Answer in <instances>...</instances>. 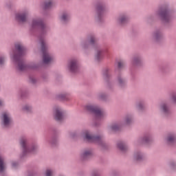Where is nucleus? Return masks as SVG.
<instances>
[{
	"mask_svg": "<svg viewBox=\"0 0 176 176\" xmlns=\"http://www.w3.org/2000/svg\"><path fill=\"white\" fill-rule=\"evenodd\" d=\"M164 141L167 145H174L176 142V133L175 132L168 133Z\"/></svg>",
	"mask_w": 176,
	"mask_h": 176,
	"instance_id": "nucleus-23",
	"label": "nucleus"
},
{
	"mask_svg": "<svg viewBox=\"0 0 176 176\" xmlns=\"http://www.w3.org/2000/svg\"><path fill=\"white\" fill-rule=\"evenodd\" d=\"M22 111L23 112H31L32 111V106L30 104H25L22 106Z\"/></svg>",
	"mask_w": 176,
	"mask_h": 176,
	"instance_id": "nucleus-37",
	"label": "nucleus"
},
{
	"mask_svg": "<svg viewBox=\"0 0 176 176\" xmlns=\"http://www.w3.org/2000/svg\"><path fill=\"white\" fill-rule=\"evenodd\" d=\"M56 5V2L54 0H45L43 4V9L47 10L49 9H52V8H54Z\"/></svg>",
	"mask_w": 176,
	"mask_h": 176,
	"instance_id": "nucleus-28",
	"label": "nucleus"
},
{
	"mask_svg": "<svg viewBox=\"0 0 176 176\" xmlns=\"http://www.w3.org/2000/svg\"><path fill=\"white\" fill-rule=\"evenodd\" d=\"M30 10L24 9L15 14V20L19 24H24V23H27L28 21V16H30Z\"/></svg>",
	"mask_w": 176,
	"mask_h": 176,
	"instance_id": "nucleus-10",
	"label": "nucleus"
},
{
	"mask_svg": "<svg viewBox=\"0 0 176 176\" xmlns=\"http://www.w3.org/2000/svg\"><path fill=\"white\" fill-rule=\"evenodd\" d=\"M166 67H167V65H162V66L160 67V69H161L162 71H165Z\"/></svg>",
	"mask_w": 176,
	"mask_h": 176,
	"instance_id": "nucleus-50",
	"label": "nucleus"
},
{
	"mask_svg": "<svg viewBox=\"0 0 176 176\" xmlns=\"http://www.w3.org/2000/svg\"><path fill=\"white\" fill-rule=\"evenodd\" d=\"M170 100L173 102V104H176V92L172 93Z\"/></svg>",
	"mask_w": 176,
	"mask_h": 176,
	"instance_id": "nucleus-46",
	"label": "nucleus"
},
{
	"mask_svg": "<svg viewBox=\"0 0 176 176\" xmlns=\"http://www.w3.org/2000/svg\"><path fill=\"white\" fill-rule=\"evenodd\" d=\"M41 78H43L44 80H46V79H47V74H43Z\"/></svg>",
	"mask_w": 176,
	"mask_h": 176,
	"instance_id": "nucleus-51",
	"label": "nucleus"
},
{
	"mask_svg": "<svg viewBox=\"0 0 176 176\" xmlns=\"http://www.w3.org/2000/svg\"><path fill=\"white\" fill-rule=\"evenodd\" d=\"M116 82L120 89L127 87V78L122 74H118L116 77Z\"/></svg>",
	"mask_w": 176,
	"mask_h": 176,
	"instance_id": "nucleus-21",
	"label": "nucleus"
},
{
	"mask_svg": "<svg viewBox=\"0 0 176 176\" xmlns=\"http://www.w3.org/2000/svg\"><path fill=\"white\" fill-rule=\"evenodd\" d=\"M47 142H49L52 146H56V145L58 144V136H52L50 140H47Z\"/></svg>",
	"mask_w": 176,
	"mask_h": 176,
	"instance_id": "nucleus-34",
	"label": "nucleus"
},
{
	"mask_svg": "<svg viewBox=\"0 0 176 176\" xmlns=\"http://www.w3.org/2000/svg\"><path fill=\"white\" fill-rule=\"evenodd\" d=\"M7 8H10V6H9V3L6 4Z\"/></svg>",
	"mask_w": 176,
	"mask_h": 176,
	"instance_id": "nucleus-52",
	"label": "nucleus"
},
{
	"mask_svg": "<svg viewBox=\"0 0 176 176\" xmlns=\"http://www.w3.org/2000/svg\"><path fill=\"white\" fill-rule=\"evenodd\" d=\"M105 9V3L102 1H99L96 3L95 15V21L96 23H102L104 21V10Z\"/></svg>",
	"mask_w": 176,
	"mask_h": 176,
	"instance_id": "nucleus-8",
	"label": "nucleus"
},
{
	"mask_svg": "<svg viewBox=\"0 0 176 176\" xmlns=\"http://www.w3.org/2000/svg\"><path fill=\"white\" fill-rule=\"evenodd\" d=\"M91 176H101V170L94 169L90 173Z\"/></svg>",
	"mask_w": 176,
	"mask_h": 176,
	"instance_id": "nucleus-42",
	"label": "nucleus"
},
{
	"mask_svg": "<svg viewBox=\"0 0 176 176\" xmlns=\"http://www.w3.org/2000/svg\"><path fill=\"white\" fill-rule=\"evenodd\" d=\"M6 61V56L3 55L0 56V68H2L5 66Z\"/></svg>",
	"mask_w": 176,
	"mask_h": 176,
	"instance_id": "nucleus-43",
	"label": "nucleus"
},
{
	"mask_svg": "<svg viewBox=\"0 0 176 176\" xmlns=\"http://www.w3.org/2000/svg\"><path fill=\"white\" fill-rule=\"evenodd\" d=\"M1 107H5V100L0 98V108H1Z\"/></svg>",
	"mask_w": 176,
	"mask_h": 176,
	"instance_id": "nucleus-49",
	"label": "nucleus"
},
{
	"mask_svg": "<svg viewBox=\"0 0 176 176\" xmlns=\"http://www.w3.org/2000/svg\"><path fill=\"white\" fill-rule=\"evenodd\" d=\"M80 47H81L82 50H87L90 47V44L88 43L87 40H85L80 42Z\"/></svg>",
	"mask_w": 176,
	"mask_h": 176,
	"instance_id": "nucleus-35",
	"label": "nucleus"
},
{
	"mask_svg": "<svg viewBox=\"0 0 176 176\" xmlns=\"http://www.w3.org/2000/svg\"><path fill=\"white\" fill-rule=\"evenodd\" d=\"M168 167L169 168H171L172 170H175L176 168V160H171L167 163Z\"/></svg>",
	"mask_w": 176,
	"mask_h": 176,
	"instance_id": "nucleus-39",
	"label": "nucleus"
},
{
	"mask_svg": "<svg viewBox=\"0 0 176 176\" xmlns=\"http://www.w3.org/2000/svg\"><path fill=\"white\" fill-rule=\"evenodd\" d=\"M142 55L135 54L131 59V64L133 67H141V65H142Z\"/></svg>",
	"mask_w": 176,
	"mask_h": 176,
	"instance_id": "nucleus-18",
	"label": "nucleus"
},
{
	"mask_svg": "<svg viewBox=\"0 0 176 176\" xmlns=\"http://www.w3.org/2000/svg\"><path fill=\"white\" fill-rule=\"evenodd\" d=\"M122 127H123V125H122V122L120 121L114 122L107 126V130L109 134H112V133L115 131H119Z\"/></svg>",
	"mask_w": 176,
	"mask_h": 176,
	"instance_id": "nucleus-16",
	"label": "nucleus"
},
{
	"mask_svg": "<svg viewBox=\"0 0 176 176\" xmlns=\"http://www.w3.org/2000/svg\"><path fill=\"white\" fill-rule=\"evenodd\" d=\"M29 81L30 83L35 85V83H36V78L34 76H30Z\"/></svg>",
	"mask_w": 176,
	"mask_h": 176,
	"instance_id": "nucleus-48",
	"label": "nucleus"
},
{
	"mask_svg": "<svg viewBox=\"0 0 176 176\" xmlns=\"http://www.w3.org/2000/svg\"><path fill=\"white\" fill-rule=\"evenodd\" d=\"M134 119V117L133 116V114H126L122 119L121 122V124L122 125V127L124 126H130L133 124V120Z\"/></svg>",
	"mask_w": 176,
	"mask_h": 176,
	"instance_id": "nucleus-24",
	"label": "nucleus"
},
{
	"mask_svg": "<svg viewBox=\"0 0 176 176\" xmlns=\"http://www.w3.org/2000/svg\"><path fill=\"white\" fill-rule=\"evenodd\" d=\"M125 67L124 61L120 60L118 62V68L120 69H123Z\"/></svg>",
	"mask_w": 176,
	"mask_h": 176,
	"instance_id": "nucleus-44",
	"label": "nucleus"
},
{
	"mask_svg": "<svg viewBox=\"0 0 176 176\" xmlns=\"http://www.w3.org/2000/svg\"><path fill=\"white\" fill-rule=\"evenodd\" d=\"M160 112L162 116L164 118H167V116H170L171 114V110L170 109V106L168 103L164 102L160 104Z\"/></svg>",
	"mask_w": 176,
	"mask_h": 176,
	"instance_id": "nucleus-15",
	"label": "nucleus"
},
{
	"mask_svg": "<svg viewBox=\"0 0 176 176\" xmlns=\"http://www.w3.org/2000/svg\"><path fill=\"white\" fill-rule=\"evenodd\" d=\"M82 136L85 141L88 142H94L95 144H98L99 146H101L103 149L107 148V143L102 140V138L100 135H96L91 133V131L89 130H85L82 133Z\"/></svg>",
	"mask_w": 176,
	"mask_h": 176,
	"instance_id": "nucleus-4",
	"label": "nucleus"
},
{
	"mask_svg": "<svg viewBox=\"0 0 176 176\" xmlns=\"http://www.w3.org/2000/svg\"><path fill=\"white\" fill-rule=\"evenodd\" d=\"M67 136L69 137V138H75V137H76V132L70 131L67 133Z\"/></svg>",
	"mask_w": 176,
	"mask_h": 176,
	"instance_id": "nucleus-45",
	"label": "nucleus"
},
{
	"mask_svg": "<svg viewBox=\"0 0 176 176\" xmlns=\"http://www.w3.org/2000/svg\"><path fill=\"white\" fill-rule=\"evenodd\" d=\"M151 39L153 42H160L163 39V32L160 30H156L152 32Z\"/></svg>",
	"mask_w": 176,
	"mask_h": 176,
	"instance_id": "nucleus-22",
	"label": "nucleus"
},
{
	"mask_svg": "<svg viewBox=\"0 0 176 176\" xmlns=\"http://www.w3.org/2000/svg\"><path fill=\"white\" fill-rule=\"evenodd\" d=\"M5 170H6V166H5L3 162V158L2 156H0V173H5Z\"/></svg>",
	"mask_w": 176,
	"mask_h": 176,
	"instance_id": "nucleus-38",
	"label": "nucleus"
},
{
	"mask_svg": "<svg viewBox=\"0 0 176 176\" xmlns=\"http://www.w3.org/2000/svg\"><path fill=\"white\" fill-rule=\"evenodd\" d=\"M152 141V134L146 133L135 141V145H142V144H148Z\"/></svg>",
	"mask_w": 176,
	"mask_h": 176,
	"instance_id": "nucleus-17",
	"label": "nucleus"
},
{
	"mask_svg": "<svg viewBox=\"0 0 176 176\" xmlns=\"http://www.w3.org/2000/svg\"><path fill=\"white\" fill-rule=\"evenodd\" d=\"M97 97L100 101H107L108 100V94L105 92H100L98 94Z\"/></svg>",
	"mask_w": 176,
	"mask_h": 176,
	"instance_id": "nucleus-36",
	"label": "nucleus"
},
{
	"mask_svg": "<svg viewBox=\"0 0 176 176\" xmlns=\"http://www.w3.org/2000/svg\"><path fill=\"white\" fill-rule=\"evenodd\" d=\"M44 23L43 19L41 17L33 18L30 23V31L31 32L36 31V30H38V28H39Z\"/></svg>",
	"mask_w": 176,
	"mask_h": 176,
	"instance_id": "nucleus-13",
	"label": "nucleus"
},
{
	"mask_svg": "<svg viewBox=\"0 0 176 176\" xmlns=\"http://www.w3.org/2000/svg\"><path fill=\"white\" fill-rule=\"evenodd\" d=\"M27 48L24 46V44L21 42H17L14 44V49L10 52V58L14 64H17V69L21 72L23 71H27V69H39L43 65V63H31L28 65L25 64L23 56H25V52Z\"/></svg>",
	"mask_w": 176,
	"mask_h": 176,
	"instance_id": "nucleus-1",
	"label": "nucleus"
},
{
	"mask_svg": "<svg viewBox=\"0 0 176 176\" xmlns=\"http://www.w3.org/2000/svg\"><path fill=\"white\" fill-rule=\"evenodd\" d=\"M11 166H12V168H17V167H19V162L12 161Z\"/></svg>",
	"mask_w": 176,
	"mask_h": 176,
	"instance_id": "nucleus-47",
	"label": "nucleus"
},
{
	"mask_svg": "<svg viewBox=\"0 0 176 176\" xmlns=\"http://www.w3.org/2000/svg\"><path fill=\"white\" fill-rule=\"evenodd\" d=\"M156 14H158L160 21L164 25H168L173 21V17L171 16V9L168 5L165 4L160 7L155 12Z\"/></svg>",
	"mask_w": 176,
	"mask_h": 176,
	"instance_id": "nucleus-3",
	"label": "nucleus"
},
{
	"mask_svg": "<svg viewBox=\"0 0 176 176\" xmlns=\"http://www.w3.org/2000/svg\"><path fill=\"white\" fill-rule=\"evenodd\" d=\"M79 67L80 63L78 58L73 57L68 59L66 69L70 74H78L79 72Z\"/></svg>",
	"mask_w": 176,
	"mask_h": 176,
	"instance_id": "nucleus-7",
	"label": "nucleus"
},
{
	"mask_svg": "<svg viewBox=\"0 0 176 176\" xmlns=\"http://www.w3.org/2000/svg\"><path fill=\"white\" fill-rule=\"evenodd\" d=\"M12 114L9 111H3L1 116V124L3 129H9L12 126Z\"/></svg>",
	"mask_w": 176,
	"mask_h": 176,
	"instance_id": "nucleus-9",
	"label": "nucleus"
},
{
	"mask_svg": "<svg viewBox=\"0 0 176 176\" xmlns=\"http://www.w3.org/2000/svg\"><path fill=\"white\" fill-rule=\"evenodd\" d=\"M133 160L138 163L145 162V160H146V153L141 149H136L133 152Z\"/></svg>",
	"mask_w": 176,
	"mask_h": 176,
	"instance_id": "nucleus-12",
	"label": "nucleus"
},
{
	"mask_svg": "<svg viewBox=\"0 0 176 176\" xmlns=\"http://www.w3.org/2000/svg\"><path fill=\"white\" fill-rule=\"evenodd\" d=\"M41 52H43V61L44 64H49L53 60V56L49 52V45L45 40H41Z\"/></svg>",
	"mask_w": 176,
	"mask_h": 176,
	"instance_id": "nucleus-6",
	"label": "nucleus"
},
{
	"mask_svg": "<svg viewBox=\"0 0 176 176\" xmlns=\"http://www.w3.org/2000/svg\"><path fill=\"white\" fill-rule=\"evenodd\" d=\"M38 174V169H30L27 171L26 175L27 176H35Z\"/></svg>",
	"mask_w": 176,
	"mask_h": 176,
	"instance_id": "nucleus-41",
	"label": "nucleus"
},
{
	"mask_svg": "<svg viewBox=\"0 0 176 176\" xmlns=\"http://www.w3.org/2000/svg\"><path fill=\"white\" fill-rule=\"evenodd\" d=\"M28 94H30V91L27 88L20 89L18 91V95L21 98H25L26 97H28Z\"/></svg>",
	"mask_w": 176,
	"mask_h": 176,
	"instance_id": "nucleus-30",
	"label": "nucleus"
},
{
	"mask_svg": "<svg viewBox=\"0 0 176 176\" xmlns=\"http://www.w3.org/2000/svg\"><path fill=\"white\" fill-rule=\"evenodd\" d=\"M85 109L93 113L96 116V120H101L105 118V113L98 104H87L85 106Z\"/></svg>",
	"mask_w": 176,
	"mask_h": 176,
	"instance_id": "nucleus-5",
	"label": "nucleus"
},
{
	"mask_svg": "<svg viewBox=\"0 0 176 176\" xmlns=\"http://www.w3.org/2000/svg\"><path fill=\"white\" fill-rule=\"evenodd\" d=\"M129 19H130V16H129V14L126 12H123L118 16L117 19V23L119 25H121L122 27H123L127 23H129Z\"/></svg>",
	"mask_w": 176,
	"mask_h": 176,
	"instance_id": "nucleus-19",
	"label": "nucleus"
},
{
	"mask_svg": "<svg viewBox=\"0 0 176 176\" xmlns=\"http://www.w3.org/2000/svg\"><path fill=\"white\" fill-rule=\"evenodd\" d=\"M71 19V13L68 11H64L60 16V20L63 24H67Z\"/></svg>",
	"mask_w": 176,
	"mask_h": 176,
	"instance_id": "nucleus-25",
	"label": "nucleus"
},
{
	"mask_svg": "<svg viewBox=\"0 0 176 176\" xmlns=\"http://www.w3.org/2000/svg\"><path fill=\"white\" fill-rule=\"evenodd\" d=\"M53 113L55 120L57 122H63L67 113V111L61 107L56 106L53 109Z\"/></svg>",
	"mask_w": 176,
	"mask_h": 176,
	"instance_id": "nucleus-11",
	"label": "nucleus"
},
{
	"mask_svg": "<svg viewBox=\"0 0 176 176\" xmlns=\"http://www.w3.org/2000/svg\"><path fill=\"white\" fill-rule=\"evenodd\" d=\"M95 126H100V124L95 123Z\"/></svg>",
	"mask_w": 176,
	"mask_h": 176,
	"instance_id": "nucleus-53",
	"label": "nucleus"
},
{
	"mask_svg": "<svg viewBox=\"0 0 176 176\" xmlns=\"http://www.w3.org/2000/svg\"><path fill=\"white\" fill-rule=\"evenodd\" d=\"M96 35L93 34H90L87 36V40L88 43H89V45L94 46L96 45Z\"/></svg>",
	"mask_w": 176,
	"mask_h": 176,
	"instance_id": "nucleus-32",
	"label": "nucleus"
},
{
	"mask_svg": "<svg viewBox=\"0 0 176 176\" xmlns=\"http://www.w3.org/2000/svg\"><path fill=\"white\" fill-rule=\"evenodd\" d=\"M45 176H54V169L52 168H48L45 170L44 173Z\"/></svg>",
	"mask_w": 176,
	"mask_h": 176,
	"instance_id": "nucleus-40",
	"label": "nucleus"
},
{
	"mask_svg": "<svg viewBox=\"0 0 176 176\" xmlns=\"http://www.w3.org/2000/svg\"><path fill=\"white\" fill-rule=\"evenodd\" d=\"M59 176H65V175H60Z\"/></svg>",
	"mask_w": 176,
	"mask_h": 176,
	"instance_id": "nucleus-54",
	"label": "nucleus"
},
{
	"mask_svg": "<svg viewBox=\"0 0 176 176\" xmlns=\"http://www.w3.org/2000/svg\"><path fill=\"white\" fill-rule=\"evenodd\" d=\"M19 145L22 149V153L20 155L21 159L27 156L29 153H35L38 151V144L34 142L27 136H21L19 138Z\"/></svg>",
	"mask_w": 176,
	"mask_h": 176,
	"instance_id": "nucleus-2",
	"label": "nucleus"
},
{
	"mask_svg": "<svg viewBox=\"0 0 176 176\" xmlns=\"http://www.w3.org/2000/svg\"><path fill=\"white\" fill-rule=\"evenodd\" d=\"M39 34L41 36L47 35V32L50 31V28L46 23H44L38 28Z\"/></svg>",
	"mask_w": 176,
	"mask_h": 176,
	"instance_id": "nucleus-26",
	"label": "nucleus"
},
{
	"mask_svg": "<svg viewBox=\"0 0 176 176\" xmlns=\"http://www.w3.org/2000/svg\"><path fill=\"white\" fill-rule=\"evenodd\" d=\"M93 155H94L93 148H84L80 153V159L82 160V162H86V160L90 159Z\"/></svg>",
	"mask_w": 176,
	"mask_h": 176,
	"instance_id": "nucleus-14",
	"label": "nucleus"
},
{
	"mask_svg": "<svg viewBox=\"0 0 176 176\" xmlns=\"http://www.w3.org/2000/svg\"><path fill=\"white\" fill-rule=\"evenodd\" d=\"M117 146L122 153H126L127 152L128 147L126 143L123 142H119L117 144Z\"/></svg>",
	"mask_w": 176,
	"mask_h": 176,
	"instance_id": "nucleus-31",
	"label": "nucleus"
},
{
	"mask_svg": "<svg viewBox=\"0 0 176 176\" xmlns=\"http://www.w3.org/2000/svg\"><path fill=\"white\" fill-rule=\"evenodd\" d=\"M56 98L60 100V101H69V98H68V94H59L57 95Z\"/></svg>",
	"mask_w": 176,
	"mask_h": 176,
	"instance_id": "nucleus-33",
	"label": "nucleus"
},
{
	"mask_svg": "<svg viewBox=\"0 0 176 176\" xmlns=\"http://www.w3.org/2000/svg\"><path fill=\"white\" fill-rule=\"evenodd\" d=\"M102 76L104 80L107 87H109V80H111V68L105 67L102 71Z\"/></svg>",
	"mask_w": 176,
	"mask_h": 176,
	"instance_id": "nucleus-20",
	"label": "nucleus"
},
{
	"mask_svg": "<svg viewBox=\"0 0 176 176\" xmlns=\"http://www.w3.org/2000/svg\"><path fill=\"white\" fill-rule=\"evenodd\" d=\"M104 60V50H98L95 52L94 60L96 63H101Z\"/></svg>",
	"mask_w": 176,
	"mask_h": 176,
	"instance_id": "nucleus-27",
	"label": "nucleus"
},
{
	"mask_svg": "<svg viewBox=\"0 0 176 176\" xmlns=\"http://www.w3.org/2000/svg\"><path fill=\"white\" fill-rule=\"evenodd\" d=\"M145 104L146 102L144 100H140L138 101L135 104V108L137 111H138L139 112H142V111L145 109Z\"/></svg>",
	"mask_w": 176,
	"mask_h": 176,
	"instance_id": "nucleus-29",
	"label": "nucleus"
}]
</instances>
